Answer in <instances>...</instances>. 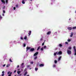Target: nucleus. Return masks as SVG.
I'll list each match as a JSON object with an SVG mask.
<instances>
[{
    "mask_svg": "<svg viewBox=\"0 0 76 76\" xmlns=\"http://www.w3.org/2000/svg\"><path fill=\"white\" fill-rule=\"evenodd\" d=\"M67 53L69 55H70V54H72V52L71 51V50H67Z\"/></svg>",
    "mask_w": 76,
    "mask_h": 76,
    "instance_id": "f257e3e1",
    "label": "nucleus"
},
{
    "mask_svg": "<svg viewBox=\"0 0 76 76\" xmlns=\"http://www.w3.org/2000/svg\"><path fill=\"white\" fill-rule=\"evenodd\" d=\"M35 50V49L34 48H31L30 50V52H33V51H34Z\"/></svg>",
    "mask_w": 76,
    "mask_h": 76,
    "instance_id": "f03ea898",
    "label": "nucleus"
},
{
    "mask_svg": "<svg viewBox=\"0 0 76 76\" xmlns=\"http://www.w3.org/2000/svg\"><path fill=\"white\" fill-rule=\"evenodd\" d=\"M39 53V52H36L34 55V56H37V55Z\"/></svg>",
    "mask_w": 76,
    "mask_h": 76,
    "instance_id": "7ed1b4c3",
    "label": "nucleus"
},
{
    "mask_svg": "<svg viewBox=\"0 0 76 76\" xmlns=\"http://www.w3.org/2000/svg\"><path fill=\"white\" fill-rule=\"evenodd\" d=\"M61 55V54H62V52L60 51H59L57 55Z\"/></svg>",
    "mask_w": 76,
    "mask_h": 76,
    "instance_id": "20e7f679",
    "label": "nucleus"
},
{
    "mask_svg": "<svg viewBox=\"0 0 76 76\" xmlns=\"http://www.w3.org/2000/svg\"><path fill=\"white\" fill-rule=\"evenodd\" d=\"M67 29L68 30H72V28L71 27H68L67 28Z\"/></svg>",
    "mask_w": 76,
    "mask_h": 76,
    "instance_id": "39448f33",
    "label": "nucleus"
},
{
    "mask_svg": "<svg viewBox=\"0 0 76 76\" xmlns=\"http://www.w3.org/2000/svg\"><path fill=\"white\" fill-rule=\"evenodd\" d=\"M44 66V65L43 64H41L39 65V66H40V67H43Z\"/></svg>",
    "mask_w": 76,
    "mask_h": 76,
    "instance_id": "423d86ee",
    "label": "nucleus"
},
{
    "mask_svg": "<svg viewBox=\"0 0 76 76\" xmlns=\"http://www.w3.org/2000/svg\"><path fill=\"white\" fill-rule=\"evenodd\" d=\"M51 33V31H49L47 33V35H49V34H50Z\"/></svg>",
    "mask_w": 76,
    "mask_h": 76,
    "instance_id": "0eeeda50",
    "label": "nucleus"
},
{
    "mask_svg": "<svg viewBox=\"0 0 76 76\" xmlns=\"http://www.w3.org/2000/svg\"><path fill=\"white\" fill-rule=\"evenodd\" d=\"M73 33L72 32L71 34V35H70V37H73Z\"/></svg>",
    "mask_w": 76,
    "mask_h": 76,
    "instance_id": "6e6552de",
    "label": "nucleus"
},
{
    "mask_svg": "<svg viewBox=\"0 0 76 76\" xmlns=\"http://www.w3.org/2000/svg\"><path fill=\"white\" fill-rule=\"evenodd\" d=\"M28 36H30V35H31V31H29V33H28Z\"/></svg>",
    "mask_w": 76,
    "mask_h": 76,
    "instance_id": "1a4fd4ad",
    "label": "nucleus"
},
{
    "mask_svg": "<svg viewBox=\"0 0 76 76\" xmlns=\"http://www.w3.org/2000/svg\"><path fill=\"white\" fill-rule=\"evenodd\" d=\"M26 48L27 49V50H30V49L31 48V47H28V46Z\"/></svg>",
    "mask_w": 76,
    "mask_h": 76,
    "instance_id": "9d476101",
    "label": "nucleus"
},
{
    "mask_svg": "<svg viewBox=\"0 0 76 76\" xmlns=\"http://www.w3.org/2000/svg\"><path fill=\"white\" fill-rule=\"evenodd\" d=\"M61 57H61V56L58 58V61H60V60H61Z\"/></svg>",
    "mask_w": 76,
    "mask_h": 76,
    "instance_id": "9b49d317",
    "label": "nucleus"
},
{
    "mask_svg": "<svg viewBox=\"0 0 76 76\" xmlns=\"http://www.w3.org/2000/svg\"><path fill=\"white\" fill-rule=\"evenodd\" d=\"M25 0H22V3L23 4H25Z\"/></svg>",
    "mask_w": 76,
    "mask_h": 76,
    "instance_id": "f8f14e48",
    "label": "nucleus"
},
{
    "mask_svg": "<svg viewBox=\"0 0 76 76\" xmlns=\"http://www.w3.org/2000/svg\"><path fill=\"white\" fill-rule=\"evenodd\" d=\"M21 71H17V73L18 75H19V74H20V73H21Z\"/></svg>",
    "mask_w": 76,
    "mask_h": 76,
    "instance_id": "ddd939ff",
    "label": "nucleus"
},
{
    "mask_svg": "<svg viewBox=\"0 0 76 76\" xmlns=\"http://www.w3.org/2000/svg\"><path fill=\"white\" fill-rule=\"evenodd\" d=\"M1 1L4 4H5V1H4L3 0H1Z\"/></svg>",
    "mask_w": 76,
    "mask_h": 76,
    "instance_id": "4468645a",
    "label": "nucleus"
},
{
    "mask_svg": "<svg viewBox=\"0 0 76 76\" xmlns=\"http://www.w3.org/2000/svg\"><path fill=\"white\" fill-rule=\"evenodd\" d=\"M27 74H28V72H26L24 74V76H26Z\"/></svg>",
    "mask_w": 76,
    "mask_h": 76,
    "instance_id": "2eb2a0df",
    "label": "nucleus"
},
{
    "mask_svg": "<svg viewBox=\"0 0 76 76\" xmlns=\"http://www.w3.org/2000/svg\"><path fill=\"white\" fill-rule=\"evenodd\" d=\"M40 48H41V46H39L37 49V51H38L40 49Z\"/></svg>",
    "mask_w": 76,
    "mask_h": 76,
    "instance_id": "dca6fc26",
    "label": "nucleus"
},
{
    "mask_svg": "<svg viewBox=\"0 0 76 76\" xmlns=\"http://www.w3.org/2000/svg\"><path fill=\"white\" fill-rule=\"evenodd\" d=\"M58 52H56V53H54V56H56V55L57 54H58Z\"/></svg>",
    "mask_w": 76,
    "mask_h": 76,
    "instance_id": "f3484780",
    "label": "nucleus"
},
{
    "mask_svg": "<svg viewBox=\"0 0 76 76\" xmlns=\"http://www.w3.org/2000/svg\"><path fill=\"white\" fill-rule=\"evenodd\" d=\"M24 39H27V37L25 36L24 38Z\"/></svg>",
    "mask_w": 76,
    "mask_h": 76,
    "instance_id": "a211bd4d",
    "label": "nucleus"
},
{
    "mask_svg": "<svg viewBox=\"0 0 76 76\" xmlns=\"http://www.w3.org/2000/svg\"><path fill=\"white\" fill-rule=\"evenodd\" d=\"M38 68H35V71H37V70H38Z\"/></svg>",
    "mask_w": 76,
    "mask_h": 76,
    "instance_id": "6ab92c4d",
    "label": "nucleus"
},
{
    "mask_svg": "<svg viewBox=\"0 0 76 76\" xmlns=\"http://www.w3.org/2000/svg\"><path fill=\"white\" fill-rule=\"evenodd\" d=\"M59 46L60 47H62V45H61V44H59Z\"/></svg>",
    "mask_w": 76,
    "mask_h": 76,
    "instance_id": "aec40b11",
    "label": "nucleus"
},
{
    "mask_svg": "<svg viewBox=\"0 0 76 76\" xmlns=\"http://www.w3.org/2000/svg\"><path fill=\"white\" fill-rule=\"evenodd\" d=\"M68 49L69 50H72V47H69L68 48Z\"/></svg>",
    "mask_w": 76,
    "mask_h": 76,
    "instance_id": "412c9836",
    "label": "nucleus"
},
{
    "mask_svg": "<svg viewBox=\"0 0 76 76\" xmlns=\"http://www.w3.org/2000/svg\"><path fill=\"white\" fill-rule=\"evenodd\" d=\"M72 29H76V26L73 27L72 28Z\"/></svg>",
    "mask_w": 76,
    "mask_h": 76,
    "instance_id": "4be33fe9",
    "label": "nucleus"
},
{
    "mask_svg": "<svg viewBox=\"0 0 76 76\" xmlns=\"http://www.w3.org/2000/svg\"><path fill=\"white\" fill-rule=\"evenodd\" d=\"M37 56H36L34 57V60H36V59H37Z\"/></svg>",
    "mask_w": 76,
    "mask_h": 76,
    "instance_id": "5701e85b",
    "label": "nucleus"
},
{
    "mask_svg": "<svg viewBox=\"0 0 76 76\" xmlns=\"http://www.w3.org/2000/svg\"><path fill=\"white\" fill-rule=\"evenodd\" d=\"M40 50L41 51H43V48H41Z\"/></svg>",
    "mask_w": 76,
    "mask_h": 76,
    "instance_id": "b1692460",
    "label": "nucleus"
},
{
    "mask_svg": "<svg viewBox=\"0 0 76 76\" xmlns=\"http://www.w3.org/2000/svg\"><path fill=\"white\" fill-rule=\"evenodd\" d=\"M54 63L55 64L57 63V61L56 60H55L54 61Z\"/></svg>",
    "mask_w": 76,
    "mask_h": 76,
    "instance_id": "393cba45",
    "label": "nucleus"
},
{
    "mask_svg": "<svg viewBox=\"0 0 76 76\" xmlns=\"http://www.w3.org/2000/svg\"><path fill=\"white\" fill-rule=\"evenodd\" d=\"M10 71H9V72H7V75H9L10 74Z\"/></svg>",
    "mask_w": 76,
    "mask_h": 76,
    "instance_id": "a878e982",
    "label": "nucleus"
},
{
    "mask_svg": "<svg viewBox=\"0 0 76 76\" xmlns=\"http://www.w3.org/2000/svg\"><path fill=\"white\" fill-rule=\"evenodd\" d=\"M68 42H70V41H71V40L70 39H68Z\"/></svg>",
    "mask_w": 76,
    "mask_h": 76,
    "instance_id": "bb28decb",
    "label": "nucleus"
},
{
    "mask_svg": "<svg viewBox=\"0 0 76 76\" xmlns=\"http://www.w3.org/2000/svg\"><path fill=\"white\" fill-rule=\"evenodd\" d=\"M53 67H56V65H55V64H54L53 66Z\"/></svg>",
    "mask_w": 76,
    "mask_h": 76,
    "instance_id": "cd10ccee",
    "label": "nucleus"
},
{
    "mask_svg": "<svg viewBox=\"0 0 76 76\" xmlns=\"http://www.w3.org/2000/svg\"><path fill=\"white\" fill-rule=\"evenodd\" d=\"M33 63H34V62L32 61L30 62V64H33Z\"/></svg>",
    "mask_w": 76,
    "mask_h": 76,
    "instance_id": "c85d7f7f",
    "label": "nucleus"
},
{
    "mask_svg": "<svg viewBox=\"0 0 76 76\" xmlns=\"http://www.w3.org/2000/svg\"><path fill=\"white\" fill-rule=\"evenodd\" d=\"M23 47H25L26 46V44H23Z\"/></svg>",
    "mask_w": 76,
    "mask_h": 76,
    "instance_id": "c756f323",
    "label": "nucleus"
},
{
    "mask_svg": "<svg viewBox=\"0 0 76 76\" xmlns=\"http://www.w3.org/2000/svg\"><path fill=\"white\" fill-rule=\"evenodd\" d=\"M9 64H8V65H7V67H9Z\"/></svg>",
    "mask_w": 76,
    "mask_h": 76,
    "instance_id": "7c9ffc66",
    "label": "nucleus"
},
{
    "mask_svg": "<svg viewBox=\"0 0 76 76\" xmlns=\"http://www.w3.org/2000/svg\"><path fill=\"white\" fill-rule=\"evenodd\" d=\"M73 48H74V50H75L76 49V47H75V46H74Z\"/></svg>",
    "mask_w": 76,
    "mask_h": 76,
    "instance_id": "2f4dec72",
    "label": "nucleus"
},
{
    "mask_svg": "<svg viewBox=\"0 0 76 76\" xmlns=\"http://www.w3.org/2000/svg\"><path fill=\"white\" fill-rule=\"evenodd\" d=\"M20 39H22V40H23V37H21L20 38Z\"/></svg>",
    "mask_w": 76,
    "mask_h": 76,
    "instance_id": "473e14b6",
    "label": "nucleus"
},
{
    "mask_svg": "<svg viewBox=\"0 0 76 76\" xmlns=\"http://www.w3.org/2000/svg\"><path fill=\"white\" fill-rule=\"evenodd\" d=\"M10 62H12V60L11 59H10Z\"/></svg>",
    "mask_w": 76,
    "mask_h": 76,
    "instance_id": "72a5a7b5",
    "label": "nucleus"
},
{
    "mask_svg": "<svg viewBox=\"0 0 76 76\" xmlns=\"http://www.w3.org/2000/svg\"><path fill=\"white\" fill-rule=\"evenodd\" d=\"M3 12L4 13H6V12L4 11V10H3Z\"/></svg>",
    "mask_w": 76,
    "mask_h": 76,
    "instance_id": "f704fd0d",
    "label": "nucleus"
},
{
    "mask_svg": "<svg viewBox=\"0 0 76 76\" xmlns=\"http://www.w3.org/2000/svg\"><path fill=\"white\" fill-rule=\"evenodd\" d=\"M27 67H30V65H28V66H27Z\"/></svg>",
    "mask_w": 76,
    "mask_h": 76,
    "instance_id": "c9c22d12",
    "label": "nucleus"
},
{
    "mask_svg": "<svg viewBox=\"0 0 76 76\" xmlns=\"http://www.w3.org/2000/svg\"><path fill=\"white\" fill-rule=\"evenodd\" d=\"M4 74H3L1 75V76H4Z\"/></svg>",
    "mask_w": 76,
    "mask_h": 76,
    "instance_id": "e433bc0d",
    "label": "nucleus"
},
{
    "mask_svg": "<svg viewBox=\"0 0 76 76\" xmlns=\"http://www.w3.org/2000/svg\"><path fill=\"white\" fill-rule=\"evenodd\" d=\"M46 46H45L44 47V48L45 49V48H46Z\"/></svg>",
    "mask_w": 76,
    "mask_h": 76,
    "instance_id": "4c0bfd02",
    "label": "nucleus"
},
{
    "mask_svg": "<svg viewBox=\"0 0 76 76\" xmlns=\"http://www.w3.org/2000/svg\"><path fill=\"white\" fill-rule=\"evenodd\" d=\"M2 73H3V74H4V71H3L2 72Z\"/></svg>",
    "mask_w": 76,
    "mask_h": 76,
    "instance_id": "58836bf2",
    "label": "nucleus"
},
{
    "mask_svg": "<svg viewBox=\"0 0 76 76\" xmlns=\"http://www.w3.org/2000/svg\"><path fill=\"white\" fill-rule=\"evenodd\" d=\"M6 3H7L8 2V1L7 0H6Z\"/></svg>",
    "mask_w": 76,
    "mask_h": 76,
    "instance_id": "ea45409f",
    "label": "nucleus"
},
{
    "mask_svg": "<svg viewBox=\"0 0 76 76\" xmlns=\"http://www.w3.org/2000/svg\"><path fill=\"white\" fill-rule=\"evenodd\" d=\"M42 46L44 45V42L42 44Z\"/></svg>",
    "mask_w": 76,
    "mask_h": 76,
    "instance_id": "a19ab883",
    "label": "nucleus"
},
{
    "mask_svg": "<svg viewBox=\"0 0 76 76\" xmlns=\"http://www.w3.org/2000/svg\"><path fill=\"white\" fill-rule=\"evenodd\" d=\"M16 70H15L14 71V73H16Z\"/></svg>",
    "mask_w": 76,
    "mask_h": 76,
    "instance_id": "79ce46f5",
    "label": "nucleus"
},
{
    "mask_svg": "<svg viewBox=\"0 0 76 76\" xmlns=\"http://www.w3.org/2000/svg\"><path fill=\"white\" fill-rule=\"evenodd\" d=\"M14 10H16V7H14Z\"/></svg>",
    "mask_w": 76,
    "mask_h": 76,
    "instance_id": "37998d69",
    "label": "nucleus"
},
{
    "mask_svg": "<svg viewBox=\"0 0 76 76\" xmlns=\"http://www.w3.org/2000/svg\"><path fill=\"white\" fill-rule=\"evenodd\" d=\"M12 72H11L10 73V75H12Z\"/></svg>",
    "mask_w": 76,
    "mask_h": 76,
    "instance_id": "c03bdc74",
    "label": "nucleus"
},
{
    "mask_svg": "<svg viewBox=\"0 0 76 76\" xmlns=\"http://www.w3.org/2000/svg\"><path fill=\"white\" fill-rule=\"evenodd\" d=\"M6 66V64H4L3 65V67H5V66Z\"/></svg>",
    "mask_w": 76,
    "mask_h": 76,
    "instance_id": "a18cd8bd",
    "label": "nucleus"
},
{
    "mask_svg": "<svg viewBox=\"0 0 76 76\" xmlns=\"http://www.w3.org/2000/svg\"><path fill=\"white\" fill-rule=\"evenodd\" d=\"M2 18V17L1 16V15H0V18L1 19Z\"/></svg>",
    "mask_w": 76,
    "mask_h": 76,
    "instance_id": "49530a36",
    "label": "nucleus"
},
{
    "mask_svg": "<svg viewBox=\"0 0 76 76\" xmlns=\"http://www.w3.org/2000/svg\"><path fill=\"white\" fill-rule=\"evenodd\" d=\"M24 64V63H22L21 64V66H23V65Z\"/></svg>",
    "mask_w": 76,
    "mask_h": 76,
    "instance_id": "de8ad7c7",
    "label": "nucleus"
},
{
    "mask_svg": "<svg viewBox=\"0 0 76 76\" xmlns=\"http://www.w3.org/2000/svg\"><path fill=\"white\" fill-rule=\"evenodd\" d=\"M75 53H76V49H74Z\"/></svg>",
    "mask_w": 76,
    "mask_h": 76,
    "instance_id": "09e8293b",
    "label": "nucleus"
},
{
    "mask_svg": "<svg viewBox=\"0 0 76 76\" xmlns=\"http://www.w3.org/2000/svg\"><path fill=\"white\" fill-rule=\"evenodd\" d=\"M4 8H5V6H4L3 8V9H4Z\"/></svg>",
    "mask_w": 76,
    "mask_h": 76,
    "instance_id": "8fccbe9b",
    "label": "nucleus"
},
{
    "mask_svg": "<svg viewBox=\"0 0 76 76\" xmlns=\"http://www.w3.org/2000/svg\"><path fill=\"white\" fill-rule=\"evenodd\" d=\"M66 44H68V42H65Z\"/></svg>",
    "mask_w": 76,
    "mask_h": 76,
    "instance_id": "3c124183",
    "label": "nucleus"
},
{
    "mask_svg": "<svg viewBox=\"0 0 76 76\" xmlns=\"http://www.w3.org/2000/svg\"><path fill=\"white\" fill-rule=\"evenodd\" d=\"M16 7H18V5H16Z\"/></svg>",
    "mask_w": 76,
    "mask_h": 76,
    "instance_id": "603ef678",
    "label": "nucleus"
},
{
    "mask_svg": "<svg viewBox=\"0 0 76 76\" xmlns=\"http://www.w3.org/2000/svg\"><path fill=\"white\" fill-rule=\"evenodd\" d=\"M42 38H41V39H40V41H42Z\"/></svg>",
    "mask_w": 76,
    "mask_h": 76,
    "instance_id": "864d4df0",
    "label": "nucleus"
},
{
    "mask_svg": "<svg viewBox=\"0 0 76 76\" xmlns=\"http://www.w3.org/2000/svg\"><path fill=\"white\" fill-rule=\"evenodd\" d=\"M75 56H76V52H75V54H74Z\"/></svg>",
    "mask_w": 76,
    "mask_h": 76,
    "instance_id": "5fc2aeb1",
    "label": "nucleus"
},
{
    "mask_svg": "<svg viewBox=\"0 0 76 76\" xmlns=\"http://www.w3.org/2000/svg\"><path fill=\"white\" fill-rule=\"evenodd\" d=\"M17 68H18V67H19V66L18 65L17 67Z\"/></svg>",
    "mask_w": 76,
    "mask_h": 76,
    "instance_id": "6e6d98bb",
    "label": "nucleus"
},
{
    "mask_svg": "<svg viewBox=\"0 0 76 76\" xmlns=\"http://www.w3.org/2000/svg\"><path fill=\"white\" fill-rule=\"evenodd\" d=\"M8 76H12L10 74L9 75H8Z\"/></svg>",
    "mask_w": 76,
    "mask_h": 76,
    "instance_id": "4d7b16f0",
    "label": "nucleus"
},
{
    "mask_svg": "<svg viewBox=\"0 0 76 76\" xmlns=\"http://www.w3.org/2000/svg\"><path fill=\"white\" fill-rule=\"evenodd\" d=\"M28 49H27L26 48V52L28 51Z\"/></svg>",
    "mask_w": 76,
    "mask_h": 76,
    "instance_id": "13d9d810",
    "label": "nucleus"
},
{
    "mask_svg": "<svg viewBox=\"0 0 76 76\" xmlns=\"http://www.w3.org/2000/svg\"><path fill=\"white\" fill-rule=\"evenodd\" d=\"M2 15H3V16H4V14H3Z\"/></svg>",
    "mask_w": 76,
    "mask_h": 76,
    "instance_id": "bf43d9fd",
    "label": "nucleus"
},
{
    "mask_svg": "<svg viewBox=\"0 0 76 76\" xmlns=\"http://www.w3.org/2000/svg\"><path fill=\"white\" fill-rule=\"evenodd\" d=\"M26 76H29V75H28Z\"/></svg>",
    "mask_w": 76,
    "mask_h": 76,
    "instance_id": "052dcab7",
    "label": "nucleus"
},
{
    "mask_svg": "<svg viewBox=\"0 0 76 76\" xmlns=\"http://www.w3.org/2000/svg\"><path fill=\"white\" fill-rule=\"evenodd\" d=\"M31 68H30V69H29L30 70H31Z\"/></svg>",
    "mask_w": 76,
    "mask_h": 76,
    "instance_id": "680f3d73",
    "label": "nucleus"
},
{
    "mask_svg": "<svg viewBox=\"0 0 76 76\" xmlns=\"http://www.w3.org/2000/svg\"><path fill=\"white\" fill-rule=\"evenodd\" d=\"M25 70H26V68L25 69L24 71H25Z\"/></svg>",
    "mask_w": 76,
    "mask_h": 76,
    "instance_id": "e2e57ef3",
    "label": "nucleus"
},
{
    "mask_svg": "<svg viewBox=\"0 0 76 76\" xmlns=\"http://www.w3.org/2000/svg\"><path fill=\"white\" fill-rule=\"evenodd\" d=\"M20 70V69H18V70Z\"/></svg>",
    "mask_w": 76,
    "mask_h": 76,
    "instance_id": "0e129e2a",
    "label": "nucleus"
},
{
    "mask_svg": "<svg viewBox=\"0 0 76 76\" xmlns=\"http://www.w3.org/2000/svg\"><path fill=\"white\" fill-rule=\"evenodd\" d=\"M69 20H70V19H69Z\"/></svg>",
    "mask_w": 76,
    "mask_h": 76,
    "instance_id": "69168bd1",
    "label": "nucleus"
},
{
    "mask_svg": "<svg viewBox=\"0 0 76 76\" xmlns=\"http://www.w3.org/2000/svg\"><path fill=\"white\" fill-rule=\"evenodd\" d=\"M20 75H21V74H20Z\"/></svg>",
    "mask_w": 76,
    "mask_h": 76,
    "instance_id": "338daca9",
    "label": "nucleus"
},
{
    "mask_svg": "<svg viewBox=\"0 0 76 76\" xmlns=\"http://www.w3.org/2000/svg\"><path fill=\"white\" fill-rule=\"evenodd\" d=\"M15 76H16V75H15Z\"/></svg>",
    "mask_w": 76,
    "mask_h": 76,
    "instance_id": "774afa93",
    "label": "nucleus"
}]
</instances>
